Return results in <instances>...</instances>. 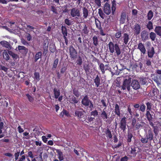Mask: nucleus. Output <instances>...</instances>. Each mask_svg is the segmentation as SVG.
Returning <instances> with one entry per match:
<instances>
[{
  "instance_id": "nucleus-1",
  "label": "nucleus",
  "mask_w": 161,
  "mask_h": 161,
  "mask_svg": "<svg viewBox=\"0 0 161 161\" xmlns=\"http://www.w3.org/2000/svg\"><path fill=\"white\" fill-rule=\"evenodd\" d=\"M108 45L110 53H113L115 50L117 56H119L121 54V50L119 45L118 44L115 43L114 44L112 42L110 41Z\"/></svg>"
},
{
  "instance_id": "nucleus-2",
  "label": "nucleus",
  "mask_w": 161,
  "mask_h": 161,
  "mask_svg": "<svg viewBox=\"0 0 161 161\" xmlns=\"http://www.w3.org/2000/svg\"><path fill=\"white\" fill-rule=\"evenodd\" d=\"M85 111L81 108H80L79 109H77L75 111V114L74 116L77 117L78 118V119L81 120L82 121L84 122L85 118L87 117L86 116L85 114Z\"/></svg>"
},
{
  "instance_id": "nucleus-3",
  "label": "nucleus",
  "mask_w": 161,
  "mask_h": 161,
  "mask_svg": "<svg viewBox=\"0 0 161 161\" xmlns=\"http://www.w3.org/2000/svg\"><path fill=\"white\" fill-rule=\"evenodd\" d=\"M69 53L70 58L74 60L77 58V52L75 49L72 46H70L69 47Z\"/></svg>"
},
{
  "instance_id": "nucleus-4",
  "label": "nucleus",
  "mask_w": 161,
  "mask_h": 161,
  "mask_svg": "<svg viewBox=\"0 0 161 161\" xmlns=\"http://www.w3.org/2000/svg\"><path fill=\"white\" fill-rule=\"evenodd\" d=\"M131 82V79L130 78L128 79H125L123 82V85L121 86V89L125 90L127 88L128 91H130V84Z\"/></svg>"
},
{
  "instance_id": "nucleus-5",
  "label": "nucleus",
  "mask_w": 161,
  "mask_h": 161,
  "mask_svg": "<svg viewBox=\"0 0 161 161\" xmlns=\"http://www.w3.org/2000/svg\"><path fill=\"white\" fill-rule=\"evenodd\" d=\"M70 15L72 17L78 19L80 16V12L79 9L73 8L70 10Z\"/></svg>"
},
{
  "instance_id": "nucleus-6",
  "label": "nucleus",
  "mask_w": 161,
  "mask_h": 161,
  "mask_svg": "<svg viewBox=\"0 0 161 161\" xmlns=\"http://www.w3.org/2000/svg\"><path fill=\"white\" fill-rule=\"evenodd\" d=\"M126 118L124 117L122 118L120 121L119 123V128L123 132H125L126 129Z\"/></svg>"
},
{
  "instance_id": "nucleus-7",
  "label": "nucleus",
  "mask_w": 161,
  "mask_h": 161,
  "mask_svg": "<svg viewBox=\"0 0 161 161\" xmlns=\"http://www.w3.org/2000/svg\"><path fill=\"white\" fill-rule=\"evenodd\" d=\"M103 11L105 14L107 15L110 14L111 13L110 5L107 2L105 3L103 8Z\"/></svg>"
},
{
  "instance_id": "nucleus-8",
  "label": "nucleus",
  "mask_w": 161,
  "mask_h": 161,
  "mask_svg": "<svg viewBox=\"0 0 161 161\" xmlns=\"http://www.w3.org/2000/svg\"><path fill=\"white\" fill-rule=\"evenodd\" d=\"M132 29L134 31V34L135 35H138L141 31V27L140 25L136 23L133 26Z\"/></svg>"
},
{
  "instance_id": "nucleus-9",
  "label": "nucleus",
  "mask_w": 161,
  "mask_h": 161,
  "mask_svg": "<svg viewBox=\"0 0 161 161\" xmlns=\"http://www.w3.org/2000/svg\"><path fill=\"white\" fill-rule=\"evenodd\" d=\"M137 49L140 51L142 55H144L145 54L146 52V49L144 45L142 43H139L138 45Z\"/></svg>"
},
{
  "instance_id": "nucleus-10",
  "label": "nucleus",
  "mask_w": 161,
  "mask_h": 161,
  "mask_svg": "<svg viewBox=\"0 0 161 161\" xmlns=\"http://www.w3.org/2000/svg\"><path fill=\"white\" fill-rule=\"evenodd\" d=\"M18 48L19 52L24 55H25L28 52V49L25 47L22 46H18Z\"/></svg>"
},
{
  "instance_id": "nucleus-11",
  "label": "nucleus",
  "mask_w": 161,
  "mask_h": 161,
  "mask_svg": "<svg viewBox=\"0 0 161 161\" xmlns=\"http://www.w3.org/2000/svg\"><path fill=\"white\" fill-rule=\"evenodd\" d=\"M133 88L135 90H137L140 88V85L138 81L136 80H132L131 84Z\"/></svg>"
},
{
  "instance_id": "nucleus-12",
  "label": "nucleus",
  "mask_w": 161,
  "mask_h": 161,
  "mask_svg": "<svg viewBox=\"0 0 161 161\" xmlns=\"http://www.w3.org/2000/svg\"><path fill=\"white\" fill-rule=\"evenodd\" d=\"M141 36L142 41H145L148 39V32L146 31H143L141 33Z\"/></svg>"
},
{
  "instance_id": "nucleus-13",
  "label": "nucleus",
  "mask_w": 161,
  "mask_h": 161,
  "mask_svg": "<svg viewBox=\"0 0 161 161\" xmlns=\"http://www.w3.org/2000/svg\"><path fill=\"white\" fill-rule=\"evenodd\" d=\"M122 41L125 45H127L130 40L129 35L126 33H124L123 36L121 37Z\"/></svg>"
},
{
  "instance_id": "nucleus-14",
  "label": "nucleus",
  "mask_w": 161,
  "mask_h": 161,
  "mask_svg": "<svg viewBox=\"0 0 161 161\" xmlns=\"http://www.w3.org/2000/svg\"><path fill=\"white\" fill-rule=\"evenodd\" d=\"M91 101L89 99L88 96H85L82 99L81 103L85 106H88L89 105Z\"/></svg>"
},
{
  "instance_id": "nucleus-15",
  "label": "nucleus",
  "mask_w": 161,
  "mask_h": 161,
  "mask_svg": "<svg viewBox=\"0 0 161 161\" xmlns=\"http://www.w3.org/2000/svg\"><path fill=\"white\" fill-rule=\"evenodd\" d=\"M100 116L103 120L106 122H108L107 121L109 117L106 111L104 110V109H103L102 111Z\"/></svg>"
},
{
  "instance_id": "nucleus-16",
  "label": "nucleus",
  "mask_w": 161,
  "mask_h": 161,
  "mask_svg": "<svg viewBox=\"0 0 161 161\" xmlns=\"http://www.w3.org/2000/svg\"><path fill=\"white\" fill-rule=\"evenodd\" d=\"M114 112L115 114H116L118 117H120L121 113L120 112V108L119 105L116 104L115 105L114 108Z\"/></svg>"
},
{
  "instance_id": "nucleus-17",
  "label": "nucleus",
  "mask_w": 161,
  "mask_h": 161,
  "mask_svg": "<svg viewBox=\"0 0 161 161\" xmlns=\"http://www.w3.org/2000/svg\"><path fill=\"white\" fill-rule=\"evenodd\" d=\"M149 141L151 142L153 138V132L150 130H148V133L146 135Z\"/></svg>"
},
{
  "instance_id": "nucleus-18",
  "label": "nucleus",
  "mask_w": 161,
  "mask_h": 161,
  "mask_svg": "<svg viewBox=\"0 0 161 161\" xmlns=\"http://www.w3.org/2000/svg\"><path fill=\"white\" fill-rule=\"evenodd\" d=\"M155 52L153 47H152L149 49L148 50L147 55L148 57L152 58L153 57Z\"/></svg>"
},
{
  "instance_id": "nucleus-19",
  "label": "nucleus",
  "mask_w": 161,
  "mask_h": 161,
  "mask_svg": "<svg viewBox=\"0 0 161 161\" xmlns=\"http://www.w3.org/2000/svg\"><path fill=\"white\" fill-rule=\"evenodd\" d=\"M153 116V115L151 114L150 111H146L145 117L148 121H153L154 118Z\"/></svg>"
},
{
  "instance_id": "nucleus-20",
  "label": "nucleus",
  "mask_w": 161,
  "mask_h": 161,
  "mask_svg": "<svg viewBox=\"0 0 161 161\" xmlns=\"http://www.w3.org/2000/svg\"><path fill=\"white\" fill-rule=\"evenodd\" d=\"M94 80L95 86L98 87L101 84L100 78L98 75H97L95 78L94 79Z\"/></svg>"
},
{
  "instance_id": "nucleus-21",
  "label": "nucleus",
  "mask_w": 161,
  "mask_h": 161,
  "mask_svg": "<svg viewBox=\"0 0 161 161\" xmlns=\"http://www.w3.org/2000/svg\"><path fill=\"white\" fill-rule=\"evenodd\" d=\"M0 43L3 46L8 48V49H11V46L9 43L6 41H2L0 42Z\"/></svg>"
},
{
  "instance_id": "nucleus-22",
  "label": "nucleus",
  "mask_w": 161,
  "mask_h": 161,
  "mask_svg": "<svg viewBox=\"0 0 161 161\" xmlns=\"http://www.w3.org/2000/svg\"><path fill=\"white\" fill-rule=\"evenodd\" d=\"M137 147H133L131 148V150L129 153L131 155V157H135L137 155V151L136 149Z\"/></svg>"
},
{
  "instance_id": "nucleus-23",
  "label": "nucleus",
  "mask_w": 161,
  "mask_h": 161,
  "mask_svg": "<svg viewBox=\"0 0 161 161\" xmlns=\"http://www.w3.org/2000/svg\"><path fill=\"white\" fill-rule=\"evenodd\" d=\"M53 92H54L55 98L57 99L60 95V91L59 90L55 87L53 89Z\"/></svg>"
},
{
  "instance_id": "nucleus-24",
  "label": "nucleus",
  "mask_w": 161,
  "mask_h": 161,
  "mask_svg": "<svg viewBox=\"0 0 161 161\" xmlns=\"http://www.w3.org/2000/svg\"><path fill=\"white\" fill-rule=\"evenodd\" d=\"M126 13L125 12H123L121 13L120 18V22L121 24H123L125 23L126 19Z\"/></svg>"
},
{
  "instance_id": "nucleus-25",
  "label": "nucleus",
  "mask_w": 161,
  "mask_h": 161,
  "mask_svg": "<svg viewBox=\"0 0 161 161\" xmlns=\"http://www.w3.org/2000/svg\"><path fill=\"white\" fill-rule=\"evenodd\" d=\"M82 12L84 18L86 19L88 16V9L86 7H83L82 8Z\"/></svg>"
},
{
  "instance_id": "nucleus-26",
  "label": "nucleus",
  "mask_w": 161,
  "mask_h": 161,
  "mask_svg": "<svg viewBox=\"0 0 161 161\" xmlns=\"http://www.w3.org/2000/svg\"><path fill=\"white\" fill-rule=\"evenodd\" d=\"M116 8V2L115 0H113L112 2V5L111 6L112 13L113 15H114Z\"/></svg>"
},
{
  "instance_id": "nucleus-27",
  "label": "nucleus",
  "mask_w": 161,
  "mask_h": 161,
  "mask_svg": "<svg viewBox=\"0 0 161 161\" xmlns=\"http://www.w3.org/2000/svg\"><path fill=\"white\" fill-rule=\"evenodd\" d=\"M93 44L95 46L97 47L98 45L99 42L98 37L96 35H94L92 38Z\"/></svg>"
},
{
  "instance_id": "nucleus-28",
  "label": "nucleus",
  "mask_w": 161,
  "mask_h": 161,
  "mask_svg": "<svg viewBox=\"0 0 161 161\" xmlns=\"http://www.w3.org/2000/svg\"><path fill=\"white\" fill-rule=\"evenodd\" d=\"M42 53L41 52H38L36 53L34 57V62H36L39 59L41 58Z\"/></svg>"
},
{
  "instance_id": "nucleus-29",
  "label": "nucleus",
  "mask_w": 161,
  "mask_h": 161,
  "mask_svg": "<svg viewBox=\"0 0 161 161\" xmlns=\"http://www.w3.org/2000/svg\"><path fill=\"white\" fill-rule=\"evenodd\" d=\"M154 31L157 35L161 36V26H156Z\"/></svg>"
},
{
  "instance_id": "nucleus-30",
  "label": "nucleus",
  "mask_w": 161,
  "mask_h": 161,
  "mask_svg": "<svg viewBox=\"0 0 161 161\" xmlns=\"http://www.w3.org/2000/svg\"><path fill=\"white\" fill-rule=\"evenodd\" d=\"M8 53L9 54L12 56L14 60H16L17 59L19 58V56L18 55L12 52L11 51H8Z\"/></svg>"
},
{
  "instance_id": "nucleus-31",
  "label": "nucleus",
  "mask_w": 161,
  "mask_h": 161,
  "mask_svg": "<svg viewBox=\"0 0 161 161\" xmlns=\"http://www.w3.org/2000/svg\"><path fill=\"white\" fill-rule=\"evenodd\" d=\"M105 132L107 138H109V139L112 138V136L111 131L108 128L105 130Z\"/></svg>"
},
{
  "instance_id": "nucleus-32",
  "label": "nucleus",
  "mask_w": 161,
  "mask_h": 161,
  "mask_svg": "<svg viewBox=\"0 0 161 161\" xmlns=\"http://www.w3.org/2000/svg\"><path fill=\"white\" fill-rule=\"evenodd\" d=\"M49 50L52 53H54L56 50L55 44L53 43L50 44L49 46Z\"/></svg>"
},
{
  "instance_id": "nucleus-33",
  "label": "nucleus",
  "mask_w": 161,
  "mask_h": 161,
  "mask_svg": "<svg viewBox=\"0 0 161 161\" xmlns=\"http://www.w3.org/2000/svg\"><path fill=\"white\" fill-rule=\"evenodd\" d=\"M127 136V143H129L131 142V139L133 137V135L132 133L130 132H128Z\"/></svg>"
},
{
  "instance_id": "nucleus-34",
  "label": "nucleus",
  "mask_w": 161,
  "mask_h": 161,
  "mask_svg": "<svg viewBox=\"0 0 161 161\" xmlns=\"http://www.w3.org/2000/svg\"><path fill=\"white\" fill-rule=\"evenodd\" d=\"M89 31L88 29L87 26L86 25H85L83 28L82 30V33L86 36L88 34Z\"/></svg>"
},
{
  "instance_id": "nucleus-35",
  "label": "nucleus",
  "mask_w": 161,
  "mask_h": 161,
  "mask_svg": "<svg viewBox=\"0 0 161 161\" xmlns=\"http://www.w3.org/2000/svg\"><path fill=\"white\" fill-rule=\"evenodd\" d=\"M48 42H44V52L43 53L44 54H45L46 55L47 53L48 52Z\"/></svg>"
},
{
  "instance_id": "nucleus-36",
  "label": "nucleus",
  "mask_w": 161,
  "mask_h": 161,
  "mask_svg": "<svg viewBox=\"0 0 161 161\" xmlns=\"http://www.w3.org/2000/svg\"><path fill=\"white\" fill-rule=\"evenodd\" d=\"M83 68L86 75H88L89 74L90 69V66L89 64L85 65L84 66Z\"/></svg>"
},
{
  "instance_id": "nucleus-37",
  "label": "nucleus",
  "mask_w": 161,
  "mask_h": 161,
  "mask_svg": "<svg viewBox=\"0 0 161 161\" xmlns=\"http://www.w3.org/2000/svg\"><path fill=\"white\" fill-rule=\"evenodd\" d=\"M100 103L102 104L101 106H103V107H104V109H105L107 108L108 104L106 103V100L105 99H102L101 100Z\"/></svg>"
},
{
  "instance_id": "nucleus-38",
  "label": "nucleus",
  "mask_w": 161,
  "mask_h": 161,
  "mask_svg": "<svg viewBox=\"0 0 161 161\" xmlns=\"http://www.w3.org/2000/svg\"><path fill=\"white\" fill-rule=\"evenodd\" d=\"M95 23L96 27L98 29H101L102 28L100 21L97 19H95Z\"/></svg>"
},
{
  "instance_id": "nucleus-39",
  "label": "nucleus",
  "mask_w": 161,
  "mask_h": 161,
  "mask_svg": "<svg viewBox=\"0 0 161 161\" xmlns=\"http://www.w3.org/2000/svg\"><path fill=\"white\" fill-rule=\"evenodd\" d=\"M150 39L153 41H154L156 37V34L153 32H151L149 34Z\"/></svg>"
},
{
  "instance_id": "nucleus-40",
  "label": "nucleus",
  "mask_w": 161,
  "mask_h": 161,
  "mask_svg": "<svg viewBox=\"0 0 161 161\" xmlns=\"http://www.w3.org/2000/svg\"><path fill=\"white\" fill-rule=\"evenodd\" d=\"M76 63L77 65H81L82 64V57L79 55L76 60Z\"/></svg>"
},
{
  "instance_id": "nucleus-41",
  "label": "nucleus",
  "mask_w": 161,
  "mask_h": 161,
  "mask_svg": "<svg viewBox=\"0 0 161 161\" xmlns=\"http://www.w3.org/2000/svg\"><path fill=\"white\" fill-rule=\"evenodd\" d=\"M147 106L146 111H150L152 109L153 103L150 102H148L146 103Z\"/></svg>"
},
{
  "instance_id": "nucleus-42",
  "label": "nucleus",
  "mask_w": 161,
  "mask_h": 161,
  "mask_svg": "<svg viewBox=\"0 0 161 161\" xmlns=\"http://www.w3.org/2000/svg\"><path fill=\"white\" fill-rule=\"evenodd\" d=\"M57 152L58 153V158L60 161L63 160L64 159V158L63 155V153L59 150H58Z\"/></svg>"
},
{
  "instance_id": "nucleus-43",
  "label": "nucleus",
  "mask_w": 161,
  "mask_h": 161,
  "mask_svg": "<svg viewBox=\"0 0 161 161\" xmlns=\"http://www.w3.org/2000/svg\"><path fill=\"white\" fill-rule=\"evenodd\" d=\"M93 1L95 6L97 7V8H100L101 7V0H93Z\"/></svg>"
},
{
  "instance_id": "nucleus-44",
  "label": "nucleus",
  "mask_w": 161,
  "mask_h": 161,
  "mask_svg": "<svg viewBox=\"0 0 161 161\" xmlns=\"http://www.w3.org/2000/svg\"><path fill=\"white\" fill-rule=\"evenodd\" d=\"M98 14L103 19H104L105 18V15L104 13H103V11L102 10L101 8H100L98 9Z\"/></svg>"
},
{
  "instance_id": "nucleus-45",
  "label": "nucleus",
  "mask_w": 161,
  "mask_h": 161,
  "mask_svg": "<svg viewBox=\"0 0 161 161\" xmlns=\"http://www.w3.org/2000/svg\"><path fill=\"white\" fill-rule=\"evenodd\" d=\"M3 57L7 61L9 60V57L8 55V53L6 51H3Z\"/></svg>"
},
{
  "instance_id": "nucleus-46",
  "label": "nucleus",
  "mask_w": 161,
  "mask_h": 161,
  "mask_svg": "<svg viewBox=\"0 0 161 161\" xmlns=\"http://www.w3.org/2000/svg\"><path fill=\"white\" fill-rule=\"evenodd\" d=\"M94 119V118L90 116H88L87 118H85V119L84 121H85L87 123H89L93 121Z\"/></svg>"
},
{
  "instance_id": "nucleus-47",
  "label": "nucleus",
  "mask_w": 161,
  "mask_h": 161,
  "mask_svg": "<svg viewBox=\"0 0 161 161\" xmlns=\"http://www.w3.org/2000/svg\"><path fill=\"white\" fill-rule=\"evenodd\" d=\"M140 80L141 83L143 85H146L147 82V79L146 77H141Z\"/></svg>"
},
{
  "instance_id": "nucleus-48",
  "label": "nucleus",
  "mask_w": 161,
  "mask_h": 161,
  "mask_svg": "<svg viewBox=\"0 0 161 161\" xmlns=\"http://www.w3.org/2000/svg\"><path fill=\"white\" fill-rule=\"evenodd\" d=\"M153 16V13L152 10H150L147 13V17L149 20H151Z\"/></svg>"
},
{
  "instance_id": "nucleus-49",
  "label": "nucleus",
  "mask_w": 161,
  "mask_h": 161,
  "mask_svg": "<svg viewBox=\"0 0 161 161\" xmlns=\"http://www.w3.org/2000/svg\"><path fill=\"white\" fill-rule=\"evenodd\" d=\"M34 79L37 81H39L40 79L39 73L38 72H35L34 73Z\"/></svg>"
},
{
  "instance_id": "nucleus-50",
  "label": "nucleus",
  "mask_w": 161,
  "mask_h": 161,
  "mask_svg": "<svg viewBox=\"0 0 161 161\" xmlns=\"http://www.w3.org/2000/svg\"><path fill=\"white\" fill-rule=\"evenodd\" d=\"M104 65L102 63H101L99 64V68L101 71L102 74H104L105 73V70L104 69Z\"/></svg>"
},
{
  "instance_id": "nucleus-51",
  "label": "nucleus",
  "mask_w": 161,
  "mask_h": 161,
  "mask_svg": "<svg viewBox=\"0 0 161 161\" xmlns=\"http://www.w3.org/2000/svg\"><path fill=\"white\" fill-rule=\"evenodd\" d=\"M62 32L63 35H67V29L65 26H62L61 27Z\"/></svg>"
},
{
  "instance_id": "nucleus-52",
  "label": "nucleus",
  "mask_w": 161,
  "mask_h": 161,
  "mask_svg": "<svg viewBox=\"0 0 161 161\" xmlns=\"http://www.w3.org/2000/svg\"><path fill=\"white\" fill-rule=\"evenodd\" d=\"M147 28L149 30H151L153 28L152 23L151 21H149L147 25Z\"/></svg>"
},
{
  "instance_id": "nucleus-53",
  "label": "nucleus",
  "mask_w": 161,
  "mask_h": 161,
  "mask_svg": "<svg viewBox=\"0 0 161 161\" xmlns=\"http://www.w3.org/2000/svg\"><path fill=\"white\" fill-rule=\"evenodd\" d=\"M146 106L143 103H142L140 106L139 110L142 112H144L146 109Z\"/></svg>"
},
{
  "instance_id": "nucleus-54",
  "label": "nucleus",
  "mask_w": 161,
  "mask_h": 161,
  "mask_svg": "<svg viewBox=\"0 0 161 161\" xmlns=\"http://www.w3.org/2000/svg\"><path fill=\"white\" fill-rule=\"evenodd\" d=\"M78 102L77 98L74 96L72 98L71 103L73 104H76Z\"/></svg>"
},
{
  "instance_id": "nucleus-55",
  "label": "nucleus",
  "mask_w": 161,
  "mask_h": 161,
  "mask_svg": "<svg viewBox=\"0 0 161 161\" xmlns=\"http://www.w3.org/2000/svg\"><path fill=\"white\" fill-rule=\"evenodd\" d=\"M58 62V59L57 58L54 60V62L53 65V68H56Z\"/></svg>"
},
{
  "instance_id": "nucleus-56",
  "label": "nucleus",
  "mask_w": 161,
  "mask_h": 161,
  "mask_svg": "<svg viewBox=\"0 0 161 161\" xmlns=\"http://www.w3.org/2000/svg\"><path fill=\"white\" fill-rule=\"evenodd\" d=\"M140 141L142 143L144 144L146 143L149 141L147 137H146L145 138H143L142 137H141L140 139Z\"/></svg>"
},
{
  "instance_id": "nucleus-57",
  "label": "nucleus",
  "mask_w": 161,
  "mask_h": 161,
  "mask_svg": "<svg viewBox=\"0 0 161 161\" xmlns=\"http://www.w3.org/2000/svg\"><path fill=\"white\" fill-rule=\"evenodd\" d=\"M90 114L91 115L95 117L98 115V112L96 110H95L92 111Z\"/></svg>"
},
{
  "instance_id": "nucleus-58",
  "label": "nucleus",
  "mask_w": 161,
  "mask_h": 161,
  "mask_svg": "<svg viewBox=\"0 0 161 161\" xmlns=\"http://www.w3.org/2000/svg\"><path fill=\"white\" fill-rule=\"evenodd\" d=\"M73 94L77 97H78L79 96L80 93L78 90L74 89L73 90Z\"/></svg>"
},
{
  "instance_id": "nucleus-59",
  "label": "nucleus",
  "mask_w": 161,
  "mask_h": 161,
  "mask_svg": "<svg viewBox=\"0 0 161 161\" xmlns=\"http://www.w3.org/2000/svg\"><path fill=\"white\" fill-rule=\"evenodd\" d=\"M141 122L136 123V124L134 127H135L136 130H138L142 127L143 126L141 125Z\"/></svg>"
},
{
  "instance_id": "nucleus-60",
  "label": "nucleus",
  "mask_w": 161,
  "mask_h": 161,
  "mask_svg": "<svg viewBox=\"0 0 161 161\" xmlns=\"http://www.w3.org/2000/svg\"><path fill=\"white\" fill-rule=\"evenodd\" d=\"M121 36V31H119L115 33V37L117 39L119 38Z\"/></svg>"
},
{
  "instance_id": "nucleus-61",
  "label": "nucleus",
  "mask_w": 161,
  "mask_h": 161,
  "mask_svg": "<svg viewBox=\"0 0 161 161\" xmlns=\"http://www.w3.org/2000/svg\"><path fill=\"white\" fill-rule=\"evenodd\" d=\"M127 110L130 115L131 116H132L133 114V113L131 110V107L130 105L128 106Z\"/></svg>"
},
{
  "instance_id": "nucleus-62",
  "label": "nucleus",
  "mask_w": 161,
  "mask_h": 161,
  "mask_svg": "<svg viewBox=\"0 0 161 161\" xmlns=\"http://www.w3.org/2000/svg\"><path fill=\"white\" fill-rule=\"evenodd\" d=\"M26 96L27 97V98L29 100V101L31 102L33 101L34 100L33 98L29 94H27L26 95Z\"/></svg>"
},
{
  "instance_id": "nucleus-63",
  "label": "nucleus",
  "mask_w": 161,
  "mask_h": 161,
  "mask_svg": "<svg viewBox=\"0 0 161 161\" xmlns=\"http://www.w3.org/2000/svg\"><path fill=\"white\" fill-rule=\"evenodd\" d=\"M63 114H64L67 117H70V116L69 114V112L67 111L66 110L63 109Z\"/></svg>"
},
{
  "instance_id": "nucleus-64",
  "label": "nucleus",
  "mask_w": 161,
  "mask_h": 161,
  "mask_svg": "<svg viewBox=\"0 0 161 161\" xmlns=\"http://www.w3.org/2000/svg\"><path fill=\"white\" fill-rule=\"evenodd\" d=\"M64 22L66 24L68 25H71V22L70 20L68 19H65Z\"/></svg>"
}]
</instances>
